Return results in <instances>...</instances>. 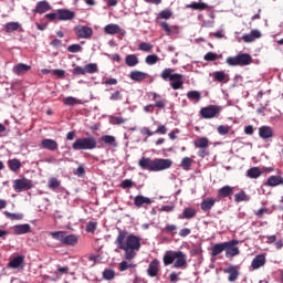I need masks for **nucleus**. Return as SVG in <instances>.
Wrapping results in <instances>:
<instances>
[{
  "label": "nucleus",
  "mask_w": 283,
  "mask_h": 283,
  "mask_svg": "<svg viewBox=\"0 0 283 283\" xmlns=\"http://www.w3.org/2000/svg\"><path fill=\"white\" fill-rule=\"evenodd\" d=\"M115 244L122 251H125L124 258L130 262L136 258V251H140V237H136V234H129L125 230H119L118 235L115 240Z\"/></svg>",
  "instance_id": "obj_1"
},
{
  "label": "nucleus",
  "mask_w": 283,
  "mask_h": 283,
  "mask_svg": "<svg viewBox=\"0 0 283 283\" xmlns=\"http://www.w3.org/2000/svg\"><path fill=\"white\" fill-rule=\"evenodd\" d=\"M164 266L172 265V269H187V254L182 251H166L163 258Z\"/></svg>",
  "instance_id": "obj_2"
},
{
  "label": "nucleus",
  "mask_w": 283,
  "mask_h": 283,
  "mask_svg": "<svg viewBox=\"0 0 283 283\" xmlns=\"http://www.w3.org/2000/svg\"><path fill=\"white\" fill-rule=\"evenodd\" d=\"M226 63L230 67H245L253 63V57H251V54L249 53H239L234 56H228Z\"/></svg>",
  "instance_id": "obj_3"
},
{
  "label": "nucleus",
  "mask_w": 283,
  "mask_h": 283,
  "mask_svg": "<svg viewBox=\"0 0 283 283\" xmlns=\"http://www.w3.org/2000/svg\"><path fill=\"white\" fill-rule=\"evenodd\" d=\"M97 143L95 137H82L77 138L73 144H72V149L75 151H90L92 149H96Z\"/></svg>",
  "instance_id": "obj_4"
},
{
  "label": "nucleus",
  "mask_w": 283,
  "mask_h": 283,
  "mask_svg": "<svg viewBox=\"0 0 283 283\" xmlns=\"http://www.w3.org/2000/svg\"><path fill=\"white\" fill-rule=\"evenodd\" d=\"M32 180L28 178H22V179H15L13 181V189L17 193H21L22 191H28L32 189Z\"/></svg>",
  "instance_id": "obj_5"
},
{
  "label": "nucleus",
  "mask_w": 283,
  "mask_h": 283,
  "mask_svg": "<svg viewBox=\"0 0 283 283\" xmlns=\"http://www.w3.org/2000/svg\"><path fill=\"white\" fill-rule=\"evenodd\" d=\"M220 114V107L210 105L200 109L201 118L210 119L216 118Z\"/></svg>",
  "instance_id": "obj_6"
},
{
  "label": "nucleus",
  "mask_w": 283,
  "mask_h": 283,
  "mask_svg": "<svg viewBox=\"0 0 283 283\" xmlns=\"http://www.w3.org/2000/svg\"><path fill=\"white\" fill-rule=\"evenodd\" d=\"M171 165H174L171 159L156 158L153 160V171H165V169H169Z\"/></svg>",
  "instance_id": "obj_7"
},
{
  "label": "nucleus",
  "mask_w": 283,
  "mask_h": 283,
  "mask_svg": "<svg viewBox=\"0 0 283 283\" xmlns=\"http://www.w3.org/2000/svg\"><path fill=\"white\" fill-rule=\"evenodd\" d=\"M226 244L227 258H235V255H240V249L235 247L238 244V240L226 242Z\"/></svg>",
  "instance_id": "obj_8"
},
{
  "label": "nucleus",
  "mask_w": 283,
  "mask_h": 283,
  "mask_svg": "<svg viewBox=\"0 0 283 283\" xmlns=\"http://www.w3.org/2000/svg\"><path fill=\"white\" fill-rule=\"evenodd\" d=\"M74 32L78 39H90L94 31L90 27L77 25L74 28Z\"/></svg>",
  "instance_id": "obj_9"
},
{
  "label": "nucleus",
  "mask_w": 283,
  "mask_h": 283,
  "mask_svg": "<svg viewBox=\"0 0 283 283\" xmlns=\"http://www.w3.org/2000/svg\"><path fill=\"white\" fill-rule=\"evenodd\" d=\"M223 273H227L228 281L235 282L238 277H240V266L238 265H229L227 269L223 270Z\"/></svg>",
  "instance_id": "obj_10"
},
{
  "label": "nucleus",
  "mask_w": 283,
  "mask_h": 283,
  "mask_svg": "<svg viewBox=\"0 0 283 283\" xmlns=\"http://www.w3.org/2000/svg\"><path fill=\"white\" fill-rule=\"evenodd\" d=\"M160 271V261L158 259H154L147 269V274L149 277H156Z\"/></svg>",
  "instance_id": "obj_11"
},
{
  "label": "nucleus",
  "mask_w": 283,
  "mask_h": 283,
  "mask_svg": "<svg viewBox=\"0 0 283 283\" xmlns=\"http://www.w3.org/2000/svg\"><path fill=\"white\" fill-rule=\"evenodd\" d=\"M76 14L69 9H59L57 10V20L59 21H72Z\"/></svg>",
  "instance_id": "obj_12"
},
{
  "label": "nucleus",
  "mask_w": 283,
  "mask_h": 283,
  "mask_svg": "<svg viewBox=\"0 0 283 283\" xmlns=\"http://www.w3.org/2000/svg\"><path fill=\"white\" fill-rule=\"evenodd\" d=\"M266 264V255L265 254H258L251 262V266L253 271H258V269H262Z\"/></svg>",
  "instance_id": "obj_13"
},
{
  "label": "nucleus",
  "mask_w": 283,
  "mask_h": 283,
  "mask_svg": "<svg viewBox=\"0 0 283 283\" xmlns=\"http://www.w3.org/2000/svg\"><path fill=\"white\" fill-rule=\"evenodd\" d=\"M259 136L263 140H269V138H273L275 136V133L271 128V126H261L259 128Z\"/></svg>",
  "instance_id": "obj_14"
},
{
  "label": "nucleus",
  "mask_w": 283,
  "mask_h": 283,
  "mask_svg": "<svg viewBox=\"0 0 283 283\" xmlns=\"http://www.w3.org/2000/svg\"><path fill=\"white\" fill-rule=\"evenodd\" d=\"M154 202L149 197H145L143 195H138L134 198V205L135 207H138L139 209L142 207H147Z\"/></svg>",
  "instance_id": "obj_15"
},
{
  "label": "nucleus",
  "mask_w": 283,
  "mask_h": 283,
  "mask_svg": "<svg viewBox=\"0 0 283 283\" xmlns=\"http://www.w3.org/2000/svg\"><path fill=\"white\" fill-rule=\"evenodd\" d=\"M30 70H32V66L24 63H19L12 67V72L17 76H22V74H27V72H30Z\"/></svg>",
  "instance_id": "obj_16"
},
{
  "label": "nucleus",
  "mask_w": 283,
  "mask_h": 283,
  "mask_svg": "<svg viewBox=\"0 0 283 283\" xmlns=\"http://www.w3.org/2000/svg\"><path fill=\"white\" fill-rule=\"evenodd\" d=\"M261 38H262V32H260V30L254 29L250 33L244 34L242 36V40L244 41V43H253V41Z\"/></svg>",
  "instance_id": "obj_17"
},
{
  "label": "nucleus",
  "mask_w": 283,
  "mask_h": 283,
  "mask_svg": "<svg viewBox=\"0 0 283 283\" xmlns=\"http://www.w3.org/2000/svg\"><path fill=\"white\" fill-rule=\"evenodd\" d=\"M138 167H140V169H146L147 171H154V160L149 157H143L138 161Z\"/></svg>",
  "instance_id": "obj_18"
},
{
  "label": "nucleus",
  "mask_w": 283,
  "mask_h": 283,
  "mask_svg": "<svg viewBox=\"0 0 283 283\" xmlns=\"http://www.w3.org/2000/svg\"><path fill=\"white\" fill-rule=\"evenodd\" d=\"M41 145L43 147V149H48L49 151H56V149H59V143H56V140L54 139H43L41 142Z\"/></svg>",
  "instance_id": "obj_19"
},
{
  "label": "nucleus",
  "mask_w": 283,
  "mask_h": 283,
  "mask_svg": "<svg viewBox=\"0 0 283 283\" xmlns=\"http://www.w3.org/2000/svg\"><path fill=\"white\" fill-rule=\"evenodd\" d=\"M31 229L29 223L17 224L13 227V233L15 235H24L25 233H30Z\"/></svg>",
  "instance_id": "obj_20"
},
{
  "label": "nucleus",
  "mask_w": 283,
  "mask_h": 283,
  "mask_svg": "<svg viewBox=\"0 0 283 283\" xmlns=\"http://www.w3.org/2000/svg\"><path fill=\"white\" fill-rule=\"evenodd\" d=\"M52 10V7L50 6V2L48 1H40L36 3V7L34 9V12L38 14H45V12Z\"/></svg>",
  "instance_id": "obj_21"
},
{
  "label": "nucleus",
  "mask_w": 283,
  "mask_h": 283,
  "mask_svg": "<svg viewBox=\"0 0 283 283\" xmlns=\"http://www.w3.org/2000/svg\"><path fill=\"white\" fill-rule=\"evenodd\" d=\"M148 76H149V74H147L143 71H133L129 73V78L137 83H140V81H145V78H147Z\"/></svg>",
  "instance_id": "obj_22"
},
{
  "label": "nucleus",
  "mask_w": 283,
  "mask_h": 283,
  "mask_svg": "<svg viewBox=\"0 0 283 283\" xmlns=\"http://www.w3.org/2000/svg\"><path fill=\"white\" fill-rule=\"evenodd\" d=\"M62 244H65L67 247H76V244H78V235L65 234Z\"/></svg>",
  "instance_id": "obj_23"
},
{
  "label": "nucleus",
  "mask_w": 283,
  "mask_h": 283,
  "mask_svg": "<svg viewBox=\"0 0 283 283\" xmlns=\"http://www.w3.org/2000/svg\"><path fill=\"white\" fill-rule=\"evenodd\" d=\"M178 76H179L178 73H174V69H165L160 74V77L163 78V81H172Z\"/></svg>",
  "instance_id": "obj_24"
},
{
  "label": "nucleus",
  "mask_w": 283,
  "mask_h": 283,
  "mask_svg": "<svg viewBox=\"0 0 283 283\" xmlns=\"http://www.w3.org/2000/svg\"><path fill=\"white\" fill-rule=\"evenodd\" d=\"M191 218H196V209L193 208H185L182 213L179 214L180 220H191Z\"/></svg>",
  "instance_id": "obj_25"
},
{
  "label": "nucleus",
  "mask_w": 283,
  "mask_h": 283,
  "mask_svg": "<svg viewBox=\"0 0 283 283\" xmlns=\"http://www.w3.org/2000/svg\"><path fill=\"white\" fill-rule=\"evenodd\" d=\"M268 187H277L283 185L282 176H270L266 181Z\"/></svg>",
  "instance_id": "obj_26"
},
{
  "label": "nucleus",
  "mask_w": 283,
  "mask_h": 283,
  "mask_svg": "<svg viewBox=\"0 0 283 283\" xmlns=\"http://www.w3.org/2000/svg\"><path fill=\"white\" fill-rule=\"evenodd\" d=\"M226 250H227V242L217 243L212 248L211 255H212V258H216V256L220 255V253H222Z\"/></svg>",
  "instance_id": "obj_27"
},
{
  "label": "nucleus",
  "mask_w": 283,
  "mask_h": 283,
  "mask_svg": "<svg viewBox=\"0 0 283 283\" xmlns=\"http://www.w3.org/2000/svg\"><path fill=\"white\" fill-rule=\"evenodd\" d=\"M101 142L105 145H109L111 147H118V143L116 142V137L112 135H103L101 137Z\"/></svg>",
  "instance_id": "obj_28"
},
{
  "label": "nucleus",
  "mask_w": 283,
  "mask_h": 283,
  "mask_svg": "<svg viewBox=\"0 0 283 283\" xmlns=\"http://www.w3.org/2000/svg\"><path fill=\"white\" fill-rule=\"evenodd\" d=\"M104 32L106 34H120V27L116 23H111L104 28Z\"/></svg>",
  "instance_id": "obj_29"
},
{
  "label": "nucleus",
  "mask_w": 283,
  "mask_h": 283,
  "mask_svg": "<svg viewBox=\"0 0 283 283\" xmlns=\"http://www.w3.org/2000/svg\"><path fill=\"white\" fill-rule=\"evenodd\" d=\"M153 101H155V104H153V107H158L159 109H165L167 106L165 99L160 98V95L157 93H153Z\"/></svg>",
  "instance_id": "obj_30"
},
{
  "label": "nucleus",
  "mask_w": 283,
  "mask_h": 283,
  "mask_svg": "<svg viewBox=\"0 0 283 283\" xmlns=\"http://www.w3.org/2000/svg\"><path fill=\"white\" fill-rule=\"evenodd\" d=\"M213 205H216V199H213V198L205 199L201 202V210L202 211H211V209H213Z\"/></svg>",
  "instance_id": "obj_31"
},
{
  "label": "nucleus",
  "mask_w": 283,
  "mask_h": 283,
  "mask_svg": "<svg viewBox=\"0 0 283 283\" xmlns=\"http://www.w3.org/2000/svg\"><path fill=\"white\" fill-rule=\"evenodd\" d=\"M125 63L128 67H136L138 65V56L136 54H129L125 57Z\"/></svg>",
  "instance_id": "obj_32"
},
{
  "label": "nucleus",
  "mask_w": 283,
  "mask_h": 283,
  "mask_svg": "<svg viewBox=\"0 0 283 283\" xmlns=\"http://www.w3.org/2000/svg\"><path fill=\"white\" fill-rule=\"evenodd\" d=\"M177 78H174L172 82L170 83V86L172 87V90H181L182 85H184V81H182V74L178 73L177 74Z\"/></svg>",
  "instance_id": "obj_33"
},
{
  "label": "nucleus",
  "mask_w": 283,
  "mask_h": 283,
  "mask_svg": "<svg viewBox=\"0 0 283 283\" xmlns=\"http://www.w3.org/2000/svg\"><path fill=\"white\" fill-rule=\"evenodd\" d=\"M195 147L198 149H207L209 147V139L207 137H200L195 140Z\"/></svg>",
  "instance_id": "obj_34"
},
{
  "label": "nucleus",
  "mask_w": 283,
  "mask_h": 283,
  "mask_svg": "<svg viewBox=\"0 0 283 283\" xmlns=\"http://www.w3.org/2000/svg\"><path fill=\"white\" fill-rule=\"evenodd\" d=\"M213 78L218 83H224V81H229V75L224 71H217L213 73Z\"/></svg>",
  "instance_id": "obj_35"
},
{
  "label": "nucleus",
  "mask_w": 283,
  "mask_h": 283,
  "mask_svg": "<svg viewBox=\"0 0 283 283\" xmlns=\"http://www.w3.org/2000/svg\"><path fill=\"white\" fill-rule=\"evenodd\" d=\"M233 195V187L231 186H223L222 188L219 189V196L221 198H229V196Z\"/></svg>",
  "instance_id": "obj_36"
},
{
  "label": "nucleus",
  "mask_w": 283,
  "mask_h": 283,
  "mask_svg": "<svg viewBox=\"0 0 283 283\" xmlns=\"http://www.w3.org/2000/svg\"><path fill=\"white\" fill-rule=\"evenodd\" d=\"M187 98H189L190 101H195V103H200L202 94L199 91H189L187 93Z\"/></svg>",
  "instance_id": "obj_37"
},
{
  "label": "nucleus",
  "mask_w": 283,
  "mask_h": 283,
  "mask_svg": "<svg viewBox=\"0 0 283 283\" xmlns=\"http://www.w3.org/2000/svg\"><path fill=\"white\" fill-rule=\"evenodd\" d=\"M23 264V256H15L9 262L10 269H19Z\"/></svg>",
  "instance_id": "obj_38"
},
{
  "label": "nucleus",
  "mask_w": 283,
  "mask_h": 283,
  "mask_svg": "<svg viewBox=\"0 0 283 283\" xmlns=\"http://www.w3.org/2000/svg\"><path fill=\"white\" fill-rule=\"evenodd\" d=\"M50 235L53 238V240H57L59 242H61V244H63L66 234L65 231H54L50 232Z\"/></svg>",
  "instance_id": "obj_39"
},
{
  "label": "nucleus",
  "mask_w": 283,
  "mask_h": 283,
  "mask_svg": "<svg viewBox=\"0 0 283 283\" xmlns=\"http://www.w3.org/2000/svg\"><path fill=\"white\" fill-rule=\"evenodd\" d=\"M8 165L11 171H19L21 169V161L19 159H10Z\"/></svg>",
  "instance_id": "obj_40"
},
{
  "label": "nucleus",
  "mask_w": 283,
  "mask_h": 283,
  "mask_svg": "<svg viewBox=\"0 0 283 283\" xmlns=\"http://www.w3.org/2000/svg\"><path fill=\"white\" fill-rule=\"evenodd\" d=\"M248 178H260L262 176V170L258 167L250 168L248 170Z\"/></svg>",
  "instance_id": "obj_41"
},
{
  "label": "nucleus",
  "mask_w": 283,
  "mask_h": 283,
  "mask_svg": "<svg viewBox=\"0 0 283 283\" xmlns=\"http://www.w3.org/2000/svg\"><path fill=\"white\" fill-rule=\"evenodd\" d=\"M21 28V24L19 22H9L4 25L6 32H17V30Z\"/></svg>",
  "instance_id": "obj_42"
},
{
  "label": "nucleus",
  "mask_w": 283,
  "mask_h": 283,
  "mask_svg": "<svg viewBox=\"0 0 283 283\" xmlns=\"http://www.w3.org/2000/svg\"><path fill=\"white\" fill-rule=\"evenodd\" d=\"M187 8H190L191 10H207L208 6L205 2H192L188 4Z\"/></svg>",
  "instance_id": "obj_43"
},
{
  "label": "nucleus",
  "mask_w": 283,
  "mask_h": 283,
  "mask_svg": "<svg viewBox=\"0 0 283 283\" xmlns=\"http://www.w3.org/2000/svg\"><path fill=\"white\" fill-rule=\"evenodd\" d=\"M192 163H193L192 158L185 157L181 160L180 167H182L185 169V171H189V169H191V164Z\"/></svg>",
  "instance_id": "obj_44"
},
{
  "label": "nucleus",
  "mask_w": 283,
  "mask_h": 283,
  "mask_svg": "<svg viewBox=\"0 0 283 283\" xmlns=\"http://www.w3.org/2000/svg\"><path fill=\"white\" fill-rule=\"evenodd\" d=\"M127 269H136V264L129 263L127 261H122L119 263V271L123 273V272L127 271Z\"/></svg>",
  "instance_id": "obj_45"
},
{
  "label": "nucleus",
  "mask_w": 283,
  "mask_h": 283,
  "mask_svg": "<svg viewBox=\"0 0 283 283\" xmlns=\"http://www.w3.org/2000/svg\"><path fill=\"white\" fill-rule=\"evenodd\" d=\"M84 67L86 70V74H96V72H98V65L96 63L86 64Z\"/></svg>",
  "instance_id": "obj_46"
},
{
  "label": "nucleus",
  "mask_w": 283,
  "mask_h": 283,
  "mask_svg": "<svg viewBox=\"0 0 283 283\" xmlns=\"http://www.w3.org/2000/svg\"><path fill=\"white\" fill-rule=\"evenodd\" d=\"M67 52L78 54V52H83V46H81V44H71L67 46Z\"/></svg>",
  "instance_id": "obj_47"
},
{
  "label": "nucleus",
  "mask_w": 283,
  "mask_h": 283,
  "mask_svg": "<svg viewBox=\"0 0 283 283\" xmlns=\"http://www.w3.org/2000/svg\"><path fill=\"white\" fill-rule=\"evenodd\" d=\"M170 17H174V12H171L170 9H165L160 11L157 15V19H169Z\"/></svg>",
  "instance_id": "obj_48"
},
{
  "label": "nucleus",
  "mask_w": 283,
  "mask_h": 283,
  "mask_svg": "<svg viewBox=\"0 0 283 283\" xmlns=\"http://www.w3.org/2000/svg\"><path fill=\"white\" fill-rule=\"evenodd\" d=\"M158 61H160V59L156 54H150L145 59V62L147 63V65H156Z\"/></svg>",
  "instance_id": "obj_49"
},
{
  "label": "nucleus",
  "mask_w": 283,
  "mask_h": 283,
  "mask_svg": "<svg viewBox=\"0 0 283 283\" xmlns=\"http://www.w3.org/2000/svg\"><path fill=\"white\" fill-rule=\"evenodd\" d=\"M235 202H244L249 200V197L247 196V192L240 191L239 193L234 195Z\"/></svg>",
  "instance_id": "obj_50"
},
{
  "label": "nucleus",
  "mask_w": 283,
  "mask_h": 283,
  "mask_svg": "<svg viewBox=\"0 0 283 283\" xmlns=\"http://www.w3.org/2000/svg\"><path fill=\"white\" fill-rule=\"evenodd\" d=\"M138 48L142 52H151L154 50V45L147 42H140Z\"/></svg>",
  "instance_id": "obj_51"
},
{
  "label": "nucleus",
  "mask_w": 283,
  "mask_h": 283,
  "mask_svg": "<svg viewBox=\"0 0 283 283\" xmlns=\"http://www.w3.org/2000/svg\"><path fill=\"white\" fill-rule=\"evenodd\" d=\"M4 216L9 218V220H23V213H11L9 211H4Z\"/></svg>",
  "instance_id": "obj_52"
},
{
  "label": "nucleus",
  "mask_w": 283,
  "mask_h": 283,
  "mask_svg": "<svg viewBox=\"0 0 283 283\" xmlns=\"http://www.w3.org/2000/svg\"><path fill=\"white\" fill-rule=\"evenodd\" d=\"M59 187H61V181H59V179L55 177H52L49 180V189H59Z\"/></svg>",
  "instance_id": "obj_53"
},
{
  "label": "nucleus",
  "mask_w": 283,
  "mask_h": 283,
  "mask_svg": "<svg viewBox=\"0 0 283 283\" xmlns=\"http://www.w3.org/2000/svg\"><path fill=\"white\" fill-rule=\"evenodd\" d=\"M112 125H123V123H127V119L118 116H112L111 117Z\"/></svg>",
  "instance_id": "obj_54"
},
{
  "label": "nucleus",
  "mask_w": 283,
  "mask_h": 283,
  "mask_svg": "<svg viewBox=\"0 0 283 283\" xmlns=\"http://www.w3.org/2000/svg\"><path fill=\"white\" fill-rule=\"evenodd\" d=\"M159 25L163 28V30H165V32L168 34V36H170V34L174 33V29H171V27H169V23L159 22Z\"/></svg>",
  "instance_id": "obj_55"
},
{
  "label": "nucleus",
  "mask_w": 283,
  "mask_h": 283,
  "mask_svg": "<svg viewBox=\"0 0 283 283\" xmlns=\"http://www.w3.org/2000/svg\"><path fill=\"white\" fill-rule=\"evenodd\" d=\"M229 126L220 125L218 126L217 132L220 136H227V134H229Z\"/></svg>",
  "instance_id": "obj_56"
},
{
  "label": "nucleus",
  "mask_w": 283,
  "mask_h": 283,
  "mask_svg": "<svg viewBox=\"0 0 283 283\" xmlns=\"http://www.w3.org/2000/svg\"><path fill=\"white\" fill-rule=\"evenodd\" d=\"M73 74L77 75V76H85L86 74V70H85V66H76L74 70H73Z\"/></svg>",
  "instance_id": "obj_57"
},
{
  "label": "nucleus",
  "mask_w": 283,
  "mask_h": 283,
  "mask_svg": "<svg viewBox=\"0 0 283 283\" xmlns=\"http://www.w3.org/2000/svg\"><path fill=\"white\" fill-rule=\"evenodd\" d=\"M63 103L64 105H76L78 103V99H76V97L69 96L64 98Z\"/></svg>",
  "instance_id": "obj_58"
},
{
  "label": "nucleus",
  "mask_w": 283,
  "mask_h": 283,
  "mask_svg": "<svg viewBox=\"0 0 283 283\" xmlns=\"http://www.w3.org/2000/svg\"><path fill=\"white\" fill-rule=\"evenodd\" d=\"M103 277L104 280H114V270H104Z\"/></svg>",
  "instance_id": "obj_59"
},
{
  "label": "nucleus",
  "mask_w": 283,
  "mask_h": 283,
  "mask_svg": "<svg viewBox=\"0 0 283 283\" xmlns=\"http://www.w3.org/2000/svg\"><path fill=\"white\" fill-rule=\"evenodd\" d=\"M205 61H216V59H218V53H213V52H208L205 56H203Z\"/></svg>",
  "instance_id": "obj_60"
},
{
  "label": "nucleus",
  "mask_w": 283,
  "mask_h": 283,
  "mask_svg": "<svg viewBox=\"0 0 283 283\" xmlns=\"http://www.w3.org/2000/svg\"><path fill=\"white\" fill-rule=\"evenodd\" d=\"M122 187L123 189H132L134 187V181H132V179H125L122 182Z\"/></svg>",
  "instance_id": "obj_61"
},
{
  "label": "nucleus",
  "mask_w": 283,
  "mask_h": 283,
  "mask_svg": "<svg viewBox=\"0 0 283 283\" xmlns=\"http://www.w3.org/2000/svg\"><path fill=\"white\" fill-rule=\"evenodd\" d=\"M69 272H70V268H67V266H62V268H59V269H57V271L55 272V275H56L57 277H60V276H59V273H60L61 275H67Z\"/></svg>",
  "instance_id": "obj_62"
},
{
  "label": "nucleus",
  "mask_w": 283,
  "mask_h": 283,
  "mask_svg": "<svg viewBox=\"0 0 283 283\" xmlns=\"http://www.w3.org/2000/svg\"><path fill=\"white\" fill-rule=\"evenodd\" d=\"M155 134H160L161 136H165V134H167V126L159 125L158 128L155 130Z\"/></svg>",
  "instance_id": "obj_63"
},
{
  "label": "nucleus",
  "mask_w": 283,
  "mask_h": 283,
  "mask_svg": "<svg viewBox=\"0 0 283 283\" xmlns=\"http://www.w3.org/2000/svg\"><path fill=\"white\" fill-rule=\"evenodd\" d=\"M111 101H123V95L116 91L111 95Z\"/></svg>",
  "instance_id": "obj_64"
}]
</instances>
